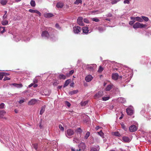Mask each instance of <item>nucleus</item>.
<instances>
[{
	"mask_svg": "<svg viewBox=\"0 0 151 151\" xmlns=\"http://www.w3.org/2000/svg\"><path fill=\"white\" fill-rule=\"evenodd\" d=\"M146 27L147 25L145 24H143L139 22H136L133 25V27L134 29H137L145 28Z\"/></svg>",
	"mask_w": 151,
	"mask_h": 151,
	"instance_id": "nucleus-1",
	"label": "nucleus"
},
{
	"mask_svg": "<svg viewBox=\"0 0 151 151\" xmlns=\"http://www.w3.org/2000/svg\"><path fill=\"white\" fill-rule=\"evenodd\" d=\"M74 134V132L73 130L71 129H68L65 132L66 136L68 138H70V136L73 135Z\"/></svg>",
	"mask_w": 151,
	"mask_h": 151,
	"instance_id": "nucleus-2",
	"label": "nucleus"
},
{
	"mask_svg": "<svg viewBox=\"0 0 151 151\" xmlns=\"http://www.w3.org/2000/svg\"><path fill=\"white\" fill-rule=\"evenodd\" d=\"M126 111L129 115H132L134 113V109L133 107H131L126 109Z\"/></svg>",
	"mask_w": 151,
	"mask_h": 151,
	"instance_id": "nucleus-3",
	"label": "nucleus"
},
{
	"mask_svg": "<svg viewBox=\"0 0 151 151\" xmlns=\"http://www.w3.org/2000/svg\"><path fill=\"white\" fill-rule=\"evenodd\" d=\"M74 32L76 34H78L80 32L81 28L79 26L75 27L73 28Z\"/></svg>",
	"mask_w": 151,
	"mask_h": 151,
	"instance_id": "nucleus-4",
	"label": "nucleus"
},
{
	"mask_svg": "<svg viewBox=\"0 0 151 151\" xmlns=\"http://www.w3.org/2000/svg\"><path fill=\"white\" fill-rule=\"evenodd\" d=\"M83 18L82 17H79L78 18L77 22L78 24L80 26H83L84 25L83 22Z\"/></svg>",
	"mask_w": 151,
	"mask_h": 151,
	"instance_id": "nucleus-5",
	"label": "nucleus"
},
{
	"mask_svg": "<svg viewBox=\"0 0 151 151\" xmlns=\"http://www.w3.org/2000/svg\"><path fill=\"white\" fill-rule=\"evenodd\" d=\"M38 100L33 99H31L28 102V104L29 105H32L35 104L37 101Z\"/></svg>",
	"mask_w": 151,
	"mask_h": 151,
	"instance_id": "nucleus-6",
	"label": "nucleus"
},
{
	"mask_svg": "<svg viewBox=\"0 0 151 151\" xmlns=\"http://www.w3.org/2000/svg\"><path fill=\"white\" fill-rule=\"evenodd\" d=\"M103 93L102 91H99L97 93L95 94L94 95V98L98 99L101 97L103 95Z\"/></svg>",
	"mask_w": 151,
	"mask_h": 151,
	"instance_id": "nucleus-7",
	"label": "nucleus"
},
{
	"mask_svg": "<svg viewBox=\"0 0 151 151\" xmlns=\"http://www.w3.org/2000/svg\"><path fill=\"white\" fill-rule=\"evenodd\" d=\"M93 77L91 75H89L86 77L85 80L87 82L91 81L93 79Z\"/></svg>",
	"mask_w": 151,
	"mask_h": 151,
	"instance_id": "nucleus-8",
	"label": "nucleus"
},
{
	"mask_svg": "<svg viewBox=\"0 0 151 151\" xmlns=\"http://www.w3.org/2000/svg\"><path fill=\"white\" fill-rule=\"evenodd\" d=\"M137 127L135 125H133L129 127V130L131 132H134L137 130Z\"/></svg>",
	"mask_w": 151,
	"mask_h": 151,
	"instance_id": "nucleus-9",
	"label": "nucleus"
},
{
	"mask_svg": "<svg viewBox=\"0 0 151 151\" xmlns=\"http://www.w3.org/2000/svg\"><path fill=\"white\" fill-rule=\"evenodd\" d=\"M41 36L42 37L48 38L49 36V35L47 31H45L42 32Z\"/></svg>",
	"mask_w": 151,
	"mask_h": 151,
	"instance_id": "nucleus-10",
	"label": "nucleus"
},
{
	"mask_svg": "<svg viewBox=\"0 0 151 151\" xmlns=\"http://www.w3.org/2000/svg\"><path fill=\"white\" fill-rule=\"evenodd\" d=\"M78 147L79 149H81V150H84L86 148V145L84 143L82 142L78 145Z\"/></svg>",
	"mask_w": 151,
	"mask_h": 151,
	"instance_id": "nucleus-11",
	"label": "nucleus"
},
{
	"mask_svg": "<svg viewBox=\"0 0 151 151\" xmlns=\"http://www.w3.org/2000/svg\"><path fill=\"white\" fill-rule=\"evenodd\" d=\"M99 146L97 145L92 147L91 149V151H99Z\"/></svg>",
	"mask_w": 151,
	"mask_h": 151,
	"instance_id": "nucleus-12",
	"label": "nucleus"
},
{
	"mask_svg": "<svg viewBox=\"0 0 151 151\" xmlns=\"http://www.w3.org/2000/svg\"><path fill=\"white\" fill-rule=\"evenodd\" d=\"M29 12L31 13H35L38 14L39 16H41V14L37 10H34L32 9H29Z\"/></svg>",
	"mask_w": 151,
	"mask_h": 151,
	"instance_id": "nucleus-13",
	"label": "nucleus"
},
{
	"mask_svg": "<svg viewBox=\"0 0 151 151\" xmlns=\"http://www.w3.org/2000/svg\"><path fill=\"white\" fill-rule=\"evenodd\" d=\"M119 75L117 73H114L112 74V79L116 80H117L118 78Z\"/></svg>",
	"mask_w": 151,
	"mask_h": 151,
	"instance_id": "nucleus-14",
	"label": "nucleus"
},
{
	"mask_svg": "<svg viewBox=\"0 0 151 151\" xmlns=\"http://www.w3.org/2000/svg\"><path fill=\"white\" fill-rule=\"evenodd\" d=\"M96 66V64L91 65H88L87 68L89 70H93Z\"/></svg>",
	"mask_w": 151,
	"mask_h": 151,
	"instance_id": "nucleus-15",
	"label": "nucleus"
},
{
	"mask_svg": "<svg viewBox=\"0 0 151 151\" xmlns=\"http://www.w3.org/2000/svg\"><path fill=\"white\" fill-rule=\"evenodd\" d=\"M83 33L87 34L88 32V28L87 27H83L82 28Z\"/></svg>",
	"mask_w": 151,
	"mask_h": 151,
	"instance_id": "nucleus-16",
	"label": "nucleus"
},
{
	"mask_svg": "<svg viewBox=\"0 0 151 151\" xmlns=\"http://www.w3.org/2000/svg\"><path fill=\"white\" fill-rule=\"evenodd\" d=\"M113 85L111 84L108 85L105 88V90L106 91H109L112 88Z\"/></svg>",
	"mask_w": 151,
	"mask_h": 151,
	"instance_id": "nucleus-17",
	"label": "nucleus"
},
{
	"mask_svg": "<svg viewBox=\"0 0 151 151\" xmlns=\"http://www.w3.org/2000/svg\"><path fill=\"white\" fill-rule=\"evenodd\" d=\"M12 84L14 86L18 88H21L23 86L22 84L13 83Z\"/></svg>",
	"mask_w": 151,
	"mask_h": 151,
	"instance_id": "nucleus-18",
	"label": "nucleus"
},
{
	"mask_svg": "<svg viewBox=\"0 0 151 151\" xmlns=\"http://www.w3.org/2000/svg\"><path fill=\"white\" fill-rule=\"evenodd\" d=\"M53 16V14L51 13H47L44 14V17L46 18H50Z\"/></svg>",
	"mask_w": 151,
	"mask_h": 151,
	"instance_id": "nucleus-19",
	"label": "nucleus"
},
{
	"mask_svg": "<svg viewBox=\"0 0 151 151\" xmlns=\"http://www.w3.org/2000/svg\"><path fill=\"white\" fill-rule=\"evenodd\" d=\"M63 3L59 2L57 3L56 4V6L58 8H62L63 6Z\"/></svg>",
	"mask_w": 151,
	"mask_h": 151,
	"instance_id": "nucleus-20",
	"label": "nucleus"
},
{
	"mask_svg": "<svg viewBox=\"0 0 151 151\" xmlns=\"http://www.w3.org/2000/svg\"><path fill=\"white\" fill-rule=\"evenodd\" d=\"M45 106H44L42 107L41 110L40 111V114L42 115L44 112L45 110Z\"/></svg>",
	"mask_w": 151,
	"mask_h": 151,
	"instance_id": "nucleus-21",
	"label": "nucleus"
},
{
	"mask_svg": "<svg viewBox=\"0 0 151 151\" xmlns=\"http://www.w3.org/2000/svg\"><path fill=\"white\" fill-rule=\"evenodd\" d=\"M6 113V112L4 110L0 111V118H2Z\"/></svg>",
	"mask_w": 151,
	"mask_h": 151,
	"instance_id": "nucleus-22",
	"label": "nucleus"
},
{
	"mask_svg": "<svg viewBox=\"0 0 151 151\" xmlns=\"http://www.w3.org/2000/svg\"><path fill=\"white\" fill-rule=\"evenodd\" d=\"M122 139L125 142H129L130 141L129 138L127 137H122Z\"/></svg>",
	"mask_w": 151,
	"mask_h": 151,
	"instance_id": "nucleus-23",
	"label": "nucleus"
},
{
	"mask_svg": "<svg viewBox=\"0 0 151 151\" xmlns=\"http://www.w3.org/2000/svg\"><path fill=\"white\" fill-rule=\"evenodd\" d=\"M8 1L7 0H1L0 3L3 5H6Z\"/></svg>",
	"mask_w": 151,
	"mask_h": 151,
	"instance_id": "nucleus-24",
	"label": "nucleus"
},
{
	"mask_svg": "<svg viewBox=\"0 0 151 151\" xmlns=\"http://www.w3.org/2000/svg\"><path fill=\"white\" fill-rule=\"evenodd\" d=\"M112 134L116 136L119 137L121 136L120 134L118 132H112Z\"/></svg>",
	"mask_w": 151,
	"mask_h": 151,
	"instance_id": "nucleus-25",
	"label": "nucleus"
},
{
	"mask_svg": "<svg viewBox=\"0 0 151 151\" xmlns=\"http://www.w3.org/2000/svg\"><path fill=\"white\" fill-rule=\"evenodd\" d=\"M78 92V90H74L72 91H70L69 92V94L70 95H72L74 94H76Z\"/></svg>",
	"mask_w": 151,
	"mask_h": 151,
	"instance_id": "nucleus-26",
	"label": "nucleus"
},
{
	"mask_svg": "<svg viewBox=\"0 0 151 151\" xmlns=\"http://www.w3.org/2000/svg\"><path fill=\"white\" fill-rule=\"evenodd\" d=\"M70 81V79H68L66 81L63 87H65L67 86L69 84Z\"/></svg>",
	"mask_w": 151,
	"mask_h": 151,
	"instance_id": "nucleus-27",
	"label": "nucleus"
},
{
	"mask_svg": "<svg viewBox=\"0 0 151 151\" xmlns=\"http://www.w3.org/2000/svg\"><path fill=\"white\" fill-rule=\"evenodd\" d=\"M58 78L60 79H65L66 78V77L63 74H60Z\"/></svg>",
	"mask_w": 151,
	"mask_h": 151,
	"instance_id": "nucleus-28",
	"label": "nucleus"
},
{
	"mask_svg": "<svg viewBox=\"0 0 151 151\" xmlns=\"http://www.w3.org/2000/svg\"><path fill=\"white\" fill-rule=\"evenodd\" d=\"M119 101L122 103H124L125 101V99L121 97L118 99Z\"/></svg>",
	"mask_w": 151,
	"mask_h": 151,
	"instance_id": "nucleus-29",
	"label": "nucleus"
},
{
	"mask_svg": "<svg viewBox=\"0 0 151 151\" xmlns=\"http://www.w3.org/2000/svg\"><path fill=\"white\" fill-rule=\"evenodd\" d=\"M82 2V0H76L74 2V4H76L78 5L79 4H81Z\"/></svg>",
	"mask_w": 151,
	"mask_h": 151,
	"instance_id": "nucleus-30",
	"label": "nucleus"
},
{
	"mask_svg": "<svg viewBox=\"0 0 151 151\" xmlns=\"http://www.w3.org/2000/svg\"><path fill=\"white\" fill-rule=\"evenodd\" d=\"M30 4L31 5L32 7H35L36 5L35 1L33 0L31 1Z\"/></svg>",
	"mask_w": 151,
	"mask_h": 151,
	"instance_id": "nucleus-31",
	"label": "nucleus"
},
{
	"mask_svg": "<svg viewBox=\"0 0 151 151\" xmlns=\"http://www.w3.org/2000/svg\"><path fill=\"white\" fill-rule=\"evenodd\" d=\"M135 18L136 19L137 21L139 22H142L143 21V19L140 17H135Z\"/></svg>",
	"mask_w": 151,
	"mask_h": 151,
	"instance_id": "nucleus-32",
	"label": "nucleus"
},
{
	"mask_svg": "<svg viewBox=\"0 0 151 151\" xmlns=\"http://www.w3.org/2000/svg\"><path fill=\"white\" fill-rule=\"evenodd\" d=\"M8 22L7 20H4L2 21L1 23L4 25H6L8 24Z\"/></svg>",
	"mask_w": 151,
	"mask_h": 151,
	"instance_id": "nucleus-33",
	"label": "nucleus"
},
{
	"mask_svg": "<svg viewBox=\"0 0 151 151\" xmlns=\"http://www.w3.org/2000/svg\"><path fill=\"white\" fill-rule=\"evenodd\" d=\"M90 134V132H88L84 136V139H87L89 137Z\"/></svg>",
	"mask_w": 151,
	"mask_h": 151,
	"instance_id": "nucleus-34",
	"label": "nucleus"
},
{
	"mask_svg": "<svg viewBox=\"0 0 151 151\" xmlns=\"http://www.w3.org/2000/svg\"><path fill=\"white\" fill-rule=\"evenodd\" d=\"M88 103V101H86L84 102H82L81 103V106H84L86 105Z\"/></svg>",
	"mask_w": 151,
	"mask_h": 151,
	"instance_id": "nucleus-35",
	"label": "nucleus"
},
{
	"mask_svg": "<svg viewBox=\"0 0 151 151\" xmlns=\"http://www.w3.org/2000/svg\"><path fill=\"white\" fill-rule=\"evenodd\" d=\"M74 70H72L69 71V73L67 74V76H69L71 75H72L74 72Z\"/></svg>",
	"mask_w": 151,
	"mask_h": 151,
	"instance_id": "nucleus-36",
	"label": "nucleus"
},
{
	"mask_svg": "<svg viewBox=\"0 0 151 151\" xmlns=\"http://www.w3.org/2000/svg\"><path fill=\"white\" fill-rule=\"evenodd\" d=\"M120 0H111V3L112 4H116Z\"/></svg>",
	"mask_w": 151,
	"mask_h": 151,
	"instance_id": "nucleus-37",
	"label": "nucleus"
},
{
	"mask_svg": "<svg viewBox=\"0 0 151 151\" xmlns=\"http://www.w3.org/2000/svg\"><path fill=\"white\" fill-rule=\"evenodd\" d=\"M104 70V68L101 66H99V68L98 70V72L99 73H101Z\"/></svg>",
	"mask_w": 151,
	"mask_h": 151,
	"instance_id": "nucleus-38",
	"label": "nucleus"
},
{
	"mask_svg": "<svg viewBox=\"0 0 151 151\" xmlns=\"http://www.w3.org/2000/svg\"><path fill=\"white\" fill-rule=\"evenodd\" d=\"M97 133L101 137H103L104 134L101 130L99 132H98Z\"/></svg>",
	"mask_w": 151,
	"mask_h": 151,
	"instance_id": "nucleus-39",
	"label": "nucleus"
},
{
	"mask_svg": "<svg viewBox=\"0 0 151 151\" xmlns=\"http://www.w3.org/2000/svg\"><path fill=\"white\" fill-rule=\"evenodd\" d=\"M142 18L143 20H144L146 22L147 21L149 20L148 18L146 17L142 16Z\"/></svg>",
	"mask_w": 151,
	"mask_h": 151,
	"instance_id": "nucleus-40",
	"label": "nucleus"
},
{
	"mask_svg": "<svg viewBox=\"0 0 151 151\" xmlns=\"http://www.w3.org/2000/svg\"><path fill=\"white\" fill-rule=\"evenodd\" d=\"M91 19L93 21H95V22H98L99 21V19L97 18H92Z\"/></svg>",
	"mask_w": 151,
	"mask_h": 151,
	"instance_id": "nucleus-41",
	"label": "nucleus"
},
{
	"mask_svg": "<svg viewBox=\"0 0 151 151\" xmlns=\"http://www.w3.org/2000/svg\"><path fill=\"white\" fill-rule=\"evenodd\" d=\"M32 145L33 146L34 148L36 150H37L38 147V145L37 144H32Z\"/></svg>",
	"mask_w": 151,
	"mask_h": 151,
	"instance_id": "nucleus-42",
	"label": "nucleus"
},
{
	"mask_svg": "<svg viewBox=\"0 0 151 151\" xmlns=\"http://www.w3.org/2000/svg\"><path fill=\"white\" fill-rule=\"evenodd\" d=\"M71 149L72 151H80L81 150V149H77L76 150V149L73 148V147L71 148Z\"/></svg>",
	"mask_w": 151,
	"mask_h": 151,
	"instance_id": "nucleus-43",
	"label": "nucleus"
},
{
	"mask_svg": "<svg viewBox=\"0 0 151 151\" xmlns=\"http://www.w3.org/2000/svg\"><path fill=\"white\" fill-rule=\"evenodd\" d=\"M5 107V104L3 103H2L0 104V109L4 108Z\"/></svg>",
	"mask_w": 151,
	"mask_h": 151,
	"instance_id": "nucleus-44",
	"label": "nucleus"
},
{
	"mask_svg": "<svg viewBox=\"0 0 151 151\" xmlns=\"http://www.w3.org/2000/svg\"><path fill=\"white\" fill-rule=\"evenodd\" d=\"M109 98V97H104L102 98L103 100L104 101H106L108 100Z\"/></svg>",
	"mask_w": 151,
	"mask_h": 151,
	"instance_id": "nucleus-45",
	"label": "nucleus"
},
{
	"mask_svg": "<svg viewBox=\"0 0 151 151\" xmlns=\"http://www.w3.org/2000/svg\"><path fill=\"white\" fill-rule=\"evenodd\" d=\"M73 141L74 142L77 143L79 142V140L78 139L75 138H74Z\"/></svg>",
	"mask_w": 151,
	"mask_h": 151,
	"instance_id": "nucleus-46",
	"label": "nucleus"
},
{
	"mask_svg": "<svg viewBox=\"0 0 151 151\" xmlns=\"http://www.w3.org/2000/svg\"><path fill=\"white\" fill-rule=\"evenodd\" d=\"M65 104L67 105L68 107H69L70 106V104L68 101H65Z\"/></svg>",
	"mask_w": 151,
	"mask_h": 151,
	"instance_id": "nucleus-47",
	"label": "nucleus"
},
{
	"mask_svg": "<svg viewBox=\"0 0 151 151\" xmlns=\"http://www.w3.org/2000/svg\"><path fill=\"white\" fill-rule=\"evenodd\" d=\"M59 128L61 130L63 131H64V128L61 125H59Z\"/></svg>",
	"mask_w": 151,
	"mask_h": 151,
	"instance_id": "nucleus-48",
	"label": "nucleus"
},
{
	"mask_svg": "<svg viewBox=\"0 0 151 151\" xmlns=\"http://www.w3.org/2000/svg\"><path fill=\"white\" fill-rule=\"evenodd\" d=\"M1 28L3 29V30H1V33H3L5 31V30H6L5 27H1Z\"/></svg>",
	"mask_w": 151,
	"mask_h": 151,
	"instance_id": "nucleus-49",
	"label": "nucleus"
},
{
	"mask_svg": "<svg viewBox=\"0 0 151 151\" xmlns=\"http://www.w3.org/2000/svg\"><path fill=\"white\" fill-rule=\"evenodd\" d=\"M83 21L84 22L86 23H89V21L88 20V19L86 18H85L83 19Z\"/></svg>",
	"mask_w": 151,
	"mask_h": 151,
	"instance_id": "nucleus-50",
	"label": "nucleus"
},
{
	"mask_svg": "<svg viewBox=\"0 0 151 151\" xmlns=\"http://www.w3.org/2000/svg\"><path fill=\"white\" fill-rule=\"evenodd\" d=\"M98 29L99 32H100L103 31L104 30V29L103 28L101 27H99L98 28Z\"/></svg>",
	"mask_w": 151,
	"mask_h": 151,
	"instance_id": "nucleus-51",
	"label": "nucleus"
},
{
	"mask_svg": "<svg viewBox=\"0 0 151 151\" xmlns=\"http://www.w3.org/2000/svg\"><path fill=\"white\" fill-rule=\"evenodd\" d=\"M1 74H2L3 75V76H6L9 75V73L4 72H1Z\"/></svg>",
	"mask_w": 151,
	"mask_h": 151,
	"instance_id": "nucleus-52",
	"label": "nucleus"
},
{
	"mask_svg": "<svg viewBox=\"0 0 151 151\" xmlns=\"http://www.w3.org/2000/svg\"><path fill=\"white\" fill-rule=\"evenodd\" d=\"M10 78H9V77H5L4 79V81H6V80H10Z\"/></svg>",
	"mask_w": 151,
	"mask_h": 151,
	"instance_id": "nucleus-53",
	"label": "nucleus"
},
{
	"mask_svg": "<svg viewBox=\"0 0 151 151\" xmlns=\"http://www.w3.org/2000/svg\"><path fill=\"white\" fill-rule=\"evenodd\" d=\"M33 81L34 84L38 82V80L36 78H35L33 79Z\"/></svg>",
	"mask_w": 151,
	"mask_h": 151,
	"instance_id": "nucleus-54",
	"label": "nucleus"
},
{
	"mask_svg": "<svg viewBox=\"0 0 151 151\" xmlns=\"http://www.w3.org/2000/svg\"><path fill=\"white\" fill-rule=\"evenodd\" d=\"M124 4H129V1L128 0H124Z\"/></svg>",
	"mask_w": 151,
	"mask_h": 151,
	"instance_id": "nucleus-55",
	"label": "nucleus"
},
{
	"mask_svg": "<svg viewBox=\"0 0 151 151\" xmlns=\"http://www.w3.org/2000/svg\"><path fill=\"white\" fill-rule=\"evenodd\" d=\"M122 127L125 131L127 130V129L126 128L125 125L124 124H122Z\"/></svg>",
	"mask_w": 151,
	"mask_h": 151,
	"instance_id": "nucleus-56",
	"label": "nucleus"
},
{
	"mask_svg": "<svg viewBox=\"0 0 151 151\" xmlns=\"http://www.w3.org/2000/svg\"><path fill=\"white\" fill-rule=\"evenodd\" d=\"M77 130L78 131V132H80V133H81L82 132V130L80 128H78L77 129Z\"/></svg>",
	"mask_w": 151,
	"mask_h": 151,
	"instance_id": "nucleus-57",
	"label": "nucleus"
},
{
	"mask_svg": "<svg viewBox=\"0 0 151 151\" xmlns=\"http://www.w3.org/2000/svg\"><path fill=\"white\" fill-rule=\"evenodd\" d=\"M3 78V75L1 74V72L0 73V80H2Z\"/></svg>",
	"mask_w": 151,
	"mask_h": 151,
	"instance_id": "nucleus-58",
	"label": "nucleus"
},
{
	"mask_svg": "<svg viewBox=\"0 0 151 151\" xmlns=\"http://www.w3.org/2000/svg\"><path fill=\"white\" fill-rule=\"evenodd\" d=\"M134 21H130L129 22V24L131 25H132L134 24Z\"/></svg>",
	"mask_w": 151,
	"mask_h": 151,
	"instance_id": "nucleus-59",
	"label": "nucleus"
},
{
	"mask_svg": "<svg viewBox=\"0 0 151 151\" xmlns=\"http://www.w3.org/2000/svg\"><path fill=\"white\" fill-rule=\"evenodd\" d=\"M100 128L101 127L100 126H98L95 127V129L96 130H97Z\"/></svg>",
	"mask_w": 151,
	"mask_h": 151,
	"instance_id": "nucleus-60",
	"label": "nucleus"
},
{
	"mask_svg": "<svg viewBox=\"0 0 151 151\" xmlns=\"http://www.w3.org/2000/svg\"><path fill=\"white\" fill-rule=\"evenodd\" d=\"M55 27L59 29L60 28L59 25L58 24H55Z\"/></svg>",
	"mask_w": 151,
	"mask_h": 151,
	"instance_id": "nucleus-61",
	"label": "nucleus"
},
{
	"mask_svg": "<svg viewBox=\"0 0 151 151\" xmlns=\"http://www.w3.org/2000/svg\"><path fill=\"white\" fill-rule=\"evenodd\" d=\"M24 102V100H20L19 101V103L20 104H22Z\"/></svg>",
	"mask_w": 151,
	"mask_h": 151,
	"instance_id": "nucleus-62",
	"label": "nucleus"
},
{
	"mask_svg": "<svg viewBox=\"0 0 151 151\" xmlns=\"http://www.w3.org/2000/svg\"><path fill=\"white\" fill-rule=\"evenodd\" d=\"M34 85V83H31L29 85L28 87L29 88H30L32 86H33Z\"/></svg>",
	"mask_w": 151,
	"mask_h": 151,
	"instance_id": "nucleus-63",
	"label": "nucleus"
},
{
	"mask_svg": "<svg viewBox=\"0 0 151 151\" xmlns=\"http://www.w3.org/2000/svg\"><path fill=\"white\" fill-rule=\"evenodd\" d=\"M6 18L7 15L4 14V15L3 16V18L4 19H6Z\"/></svg>",
	"mask_w": 151,
	"mask_h": 151,
	"instance_id": "nucleus-64",
	"label": "nucleus"
}]
</instances>
